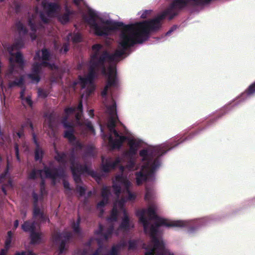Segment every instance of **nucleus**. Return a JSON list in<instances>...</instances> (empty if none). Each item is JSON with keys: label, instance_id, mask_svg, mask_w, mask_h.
Returning <instances> with one entry per match:
<instances>
[{"label": "nucleus", "instance_id": "31", "mask_svg": "<svg viewBox=\"0 0 255 255\" xmlns=\"http://www.w3.org/2000/svg\"><path fill=\"white\" fill-rule=\"evenodd\" d=\"M13 233L11 231H8L7 233V236L4 243L5 248H10V244L11 243Z\"/></svg>", "mask_w": 255, "mask_h": 255}, {"label": "nucleus", "instance_id": "36", "mask_svg": "<svg viewBox=\"0 0 255 255\" xmlns=\"http://www.w3.org/2000/svg\"><path fill=\"white\" fill-rule=\"evenodd\" d=\"M112 188L113 189L115 194L117 197H119L121 193V187L120 185L115 182V181L113 182Z\"/></svg>", "mask_w": 255, "mask_h": 255}, {"label": "nucleus", "instance_id": "46", "mask_svg": "<svg viewBox=\"0 0 255 255\" xmlns=\"http://www.w3.org/2000/svg\"><path fill=\"white\" fill-rule=\"evenodd\" d=\"M137 150V148L129 147V149L128 151H127L126 153V155L131 157L132 156L136 154Z\"/></svg>", "mask_w": 255, "mask_h": 255}, {"label": "nucleus", "instance_id": "29", "mask_svg": "<svg viewBox=\"0 0 255 255\" xmlns=\"http://www.w3.org/2000/svg\"><path fill=\"white\" fill-rule=\"evenodd\" d=\"M69 143L73 146L71 148H75V152L78 150H82L83 148V144L79 140H72V141H69Z\"/></svg>", "mask_w": 255, "mask_h": 255}, {"label": "nucleus", "instance_id": "43", "mask_svg": "<svg viewBox=\"0 0 255 255\" xmlns=\"http://www.w3.org/2000/svg\"><path fill=\"white\" fill-rule=\"evenodd\" d=\"M49 60H42V62L39 63L41 67H49L51 69H52L55 65L54 64H51L48 61Z\"/></svg>", "mask_w": 255, "mask_h": 255}, {"label": "nucleus", "instance_id": "61", "mask_svg": "<svg viewBox=\"0 0 255 255\" xmlns=\"http://www.w3.org/2000/svg\"><path fill=\"white\" fill-rule=\"evenodd\" d=\"M82 37L80 34H75L73 37V40L74 42H79L81 41Z\"/></svg>", "mask_w": 255, "mask_h": 255}, {"label": "nucleus", "instance_id": "15", "mask_svg": "<svg viewBox=\"0 0 255 255\" xmlns=\"http://www.w3.org/2000/svg\"><path fill=\"white\" fill-rule=\"evenodd\" d=\"M21 229L24 232L31 233L36 230L35 222L30 220L24 221L23 224L21 225Z\"/></svg>", "mask_w": 255, "mask_h": 255}, {"label": "nucleus", "instance_id": "57", "mask_svg": "<svg viewBox=\"0 0 255 255\" xmlns=\"http://www.w3.org/2000/svg\"><path fill=\"white\" fill-rule=\"evenodd\" d=\"M115 246L119 250H120L121 249L125 248L127 246V243L125 241L122 240L119 243Z\"/></svg>", "mask_w": 255, "mask_h": 255}, {"label": "nucleus", "instance_id": "34", "mask_svg": "<svg viewBox=\"0 0 255 255\" xmlns=\"http://www.w3.org/2000/svg\"><path fill=\"white\" fill-rule=\"evenodd\" d=\"M126 191L127 193L128 194V196L127 197L126 200H125V198H123L121 199V201H123V202H126V201H133L134 200L136 196L133 193L130 192L129 190V188H126Z\"/></svg>", "mask_w": 255, "mask_h": 255}, {"label": "nucleus", "instance_id": "56", "mask_svg": "<svg viewBox=\"0 0 255 255\" xmlns=\"http://www.w3.org/2000/svg\"><path fill=\"white\" fill-rule=\"evenodd\" d=\"M32 196L33 200V206H36L38 205V195L37 193L33 191L32 193Z\"/></svg>", "mask_w": 255, "mask_h": 255}, {"label": "nucleus", "instance_id": "3", "mask_svg": "<svg viewBox=\"0 0 255 255\" xmlns=\"http://www.w3.org/2000/svg\"><path fill=\"white\" fill-rule=\"evenodd\" d=\"M156 207L153 206H150L147 210V213L150 220H156L154 224H150L149 221L145 216V210L142 209L136 212V216L139 217V221L143 227V230L145 234H149V236L152 235V228L156 231V236H157L158 228L161 226L167 227H183L186 226V222L183 221H170L158 217L156 213Z\"/></svg>", "mask_w": 255, "mask_h": 255}, {"label": "nucleus", "instance_id": "12", "mask_svg": "<svg viewBox=\"0 0 255 255\" xmlns=\"http://www.w3.org/2000/svg\"><path fill=\"white\" fill-rule=\"evenodd\" d=\"M24 41L21 38H17L12 45L7 47V51L11 56H13L14 53H13V51L20 49L24 46Z\"/></svg>", "mask_w": 255, "mask_h": 255}, {"label": "nucleus", "instance_id": "45", "mask_svg": "<svg viewBox=\"0 0 255 255\" xmlns=\"http://www.w3.org/2000/svg\"><path fill=\"white\" fill-rule=\"evenodd\" d=\"M48 94L49 92L45 90H43L41 88L38 89V95L40 97L45 98L48 96Z\"/></svg>", "mask_w": 255, "mask_h": 255}, {"label": "nucleus", "instance_id": "20", "mask_svg": "<svg viewBox=\"0 0 255 255\" xmlns=\"http://www.w3.org/2000/svg\"><path fill=\"white\" fill-rule=\"evenodd\" d=\"M46 121L47 123L48 128L53 130L56 123L55 115L54 113H50L49 115H46Z\"/></svg>", "mask_w": 255, "mask_h": 255}, {"label": "nucleus", "instance_id": "7", "mask_svg": "<svg viewBox=\"0 0 255 255\" xmlns=\"http://www.w3.org/2000/svg\"><path fill=\"white\" fill-rule=\"evenodd\" d=\"M152 235L150 236L153 246L149 251L146 252L144 255H163L164 252V243L160 241L156 236V231L152 228Z\"/></svg>", "mask_w": 255, "mask_h": 255}, {"label": "nucleus", "instance_id": "58", "mask_svg": "<svg viewBox=\"0 0 255 255\" xmlns=\"http://www.w3.org/2000/svg\"><path fill=\"white\" fill-rule=\"evenodd\" d=\"M31 135L32 136V140H33L34 143L35 144L36 147H40L39 142L38 141V140L37 139L36 135L34 133L33 130L32 131V132H31Z\"/></svg>", "mask_w": 255, "mask_h": 255}, {"label": "nucleus", "instance_id": "37", "mask_svg": "<svg viewBox=\"0 0 255 255\" xmlns=\"http://www.w3.org/2000/svg\"><path fill=\"white\" fill-rule=\"evenodd\" d=\"M118 211L116 207H114L112 210L110 217L108 218L109 220L112 221H116L118 219Z\"/></svg>", "mask_w": 255, "mask_h": 255}, {"label": "nucleus", "instance_id": "11", "mask_svg": "<svg viewBox=\"0 0 255 255\" xmlns=\"http://www.w3.org/2000/svg\"><path fill=\"white\" fill-rule=\"evenodd\" d=\"M121 162V159L119 157H116L115 161L113 162L107 160L105 163L102 164V170L105 173H108L111 169H115Z\"/></svg>", "mask_w": 255, "mask_h": 255}, {"label": "nucleus", "instance_id": "17", "mask_svg": "<svg viewBox=\"0 0 255 255\" xmlns=\"http://www.w3.org/2000/svg\"><path fill=\"white\" fill-rule=\"evenodd\" d=\"M115 181L124 185L125 188H129L130 186V182L128 179L127 177L123 175L122 173L116 176Z\"/></svg>", "mask_w": 255, "mask_h": 255}, {"label": "nucleus", "instance_id": "63", "mask_svg": "<svg viewBox=\"0 0 255 255\" xmlns=\"http://www.w3.org/2000/svg\"><path fill=\"white\" fill-rule=\"evenodd\" d=\"M25 90H26L25 87V86H22V87H21V91L20 92V99L21 100H24V99L25 98V97H24V94H25Z\"/></svg>", "mask_w": 255, "mask_h": 255}, {"label": "nucleus", "instance_id": "33", "mask_svg": "<svg viewBox=\"0 0 255 255\" xmlns=\"http://www.w3.org/2000/svg\"><path fill=\"white\" fill-rule=\"evenodd\" d=\"M70 16V15L64 13L63 14L59 15L58 19L62 24H64L69 21Z\"/></svg>", "mask_w": 255, "mask_h": 255}, {"label": "nucleus", "instance_id": "18", "mask_svg": "<svg viewBox=\"0 0 255 255\" xmlns=\"http://www.w3.org/2000/svg\"><path fill=\"white\" fill-rule=\"evenodd\" d=\"M119 228L124 231H128L129 230V219L126 211H124V217L122 219Z\"/></svg>", "mask_w": 255, "mask_h": 255}, {"label": "nucleus", "instance_id": "41", "mask_svg": "<svg viewBox=\"0 0 255 255\" xmlns=\"http://www.w3.org/2000/svg\"><path fill=\"white\" fill-rule=\"evenodd\" d=\"M9 168V162L7 160L6 167L4 171L0 175V183H1L5 178L6 175L8 173Z\"/></svg>", "mask_w": 255, "mask_h": 255}, {"label": "nucleus", "instance_id": "54", "mask_svg": "<svg viewBox=\"0 0 255 255\" xmlns=\"http://www.w3.org/2000/svg\"><path fill=\"white\" fill-rule=\"evenodd\" d=\"M83 125H85L90 131L95 133V129L90 121H87Z\"/></svg>", "mask_w": 255, "mask_h": 255}, {"label": "nucleus", "instance_id": "48", "mask_svg": "<svg viewBox=\"0 0 255 255\" xmlns=\"http://www.w3.org/2000/svg\"><path fill=\"white\" fill-rule=\"evenodd\" d=\"M42 213H43V212L40 211L38 205L36 206H33V216L34 218L38 217Z\"/></svg>", "mask_w": 255, "mask_h": 255}, {"label": "nucleus", "instance_id": "13", "mask_svg": "<svg viewBox=\"0 0 255 255\" xmlns=\"http://www.w3.org/2000/svg\"><path fill=\"white\" fill-rule=\"evenodd\" d=\"M127 137L125 136H121L120 138L118 139H114L111 135L109 138L110 144L113 148H120L122 146L123 142L126 140Z\"/></svg>", "mask_w": 255, "mask_h": 255}, {"label": "nucleus", "instance_id": "28", "mask_svg": "<svg viewBox=\"0 0 255 255\" xmlns=\"http://www.w3.org/2000/svg\"><path fill=\"white\" fill-rule=\"evenodd\" d=\"M51 58V54L49 50L46 48H43L41 50V56L39 57V59L45 60H50Z\"/></svg>", "mask_w": 255, "mask_h": 255}, {"label": "nucleus", "instance_id": "42", "mask_svg": "<svg viewBox=\"0 0 255 255\" xmlns=\"http://www.w3.org/2000/svg\"><path fill=\"white\" fill-rule=\"evenodd\" d=\"M21 126H22L24 128L29 127L30 128L31 131H33L34 129L33 125L32 124V123L29 119H27L25 122H24L23 123H22Z\"/></svg>", "mask_w": 255, "mask_h": 255}, {"label": "nucleus", "instance_id": "22", "mask_svg": "<svg viewBox=\"0 0 255 255\" xmlns=\"http://www.w3.org/2000/svg\"><path fill=\"white\" fill-rule=\"evenodd\" d=\"M111 194V187L110 186H105L102 187L101 195L103 199L109 200Z\"/></svg>", "mask_w": 255, "mask_h": 255}, {"label": "nucleus", "instance_id": "5", "mask_svg": "<svg viewBox=\"0 0 255 255\" xmlns=\"http://www.w3.org/2000/svg\"><path fill=\"white\" fill-rule=\"evenodd\" d=\"M44 172L45 177L52 179L53 184H55V180L57 177H63L64 176V170L61 168H50L49 167L44 165L43 169H33L28 173V179L29 180H35L39 176L41 178L42 176L41 173Z\"/></svg>", "mask_w": 255, "mask_h": 255}, {"label": "nucleus", "instance_id": "53", "mask_svg": "<svg viewBox=\"0 0 255 255\" xmlns=\"http://www.w3.org/2000/svg\"><path fill=\"white\" fill-rule=\"evenodd\" d=\"M28 25L30 26V29L34 32L36 31V26L34 22L31 18H29L28 20Z\"/></svg>", "mask_w": 255, "mask_h": 255}, {"label": "nucleus", "instance_id": "21", "mask_svg": "<svg viewBox=\"0 0 255 255\" xmlns=\"http://www.w3.org/2000/svg\"><path fill=\"white\" fill-rule=\"evenodd\" d=\"M13 56L15 57V61L18 64V67L21 69H23L25 63L23 56L21 53L18 51L16 53H14V55Z\"/></svg>", "mask_w": 255, "mask_h": 255}, {"label": "nucleus", "instance_id": "23", "mask_svg": "<svg viewBox=\"0 0 255 255\" xmlns=\"http://www.w3.org/2000/svg\"><path fill=\"white\" fill-rule=\"evenodd\" d=\"M44 155V151L40 147H35L34 150V159L41 162Z\"/></svg>", "mask_w": 255, "mask_h": 255}, {"label": "nucleus", "instance_id": "26", "mask_svg": "<svg viewBox=\"0 0 255 255\" xmlns=\"http://www.w3.org/2000/svg\"><path fill=\"white\" fill-rule=\"evenodd\" d=\"M107 110L110 117H116L117 119H118V115L117 113V106L115 101H114V103L112 105L107 107Z\"/></svg>", "mask_w": 255, "mask_h": 255}, {"label": "nucleus", "instance_id": "49", "mask_svg": "<svg viewBox=\"0 0 255 255\" xmlns=\"http://www.w3.org/2000/svg\"><path fill=\"white\" fill-rule=\"evenodd\" d=\"M128 145L129 147H132L136 148H138L139 145V143L135 139H131L128 141Z\"/></svg>", "mask_w": 255, "mask_h": 255}, {"label": "nucleus", "instance_id": "30", "mask_svg": "<svg viewBox=\"0 0 255 255\" xmlns=\"http://www.w3.org/2000/svg\"><path fill=\"white\" fill-rule=\"evenodd\" d=\"M138 247V241L137 240H129L128 241V250L134 251L137 249Z\"/></svg>", "mask_w": 255, "mask_h": 255}, {"label": "nucleus", "instance_id": "6", "mask_svg": "<svg viewBox=\"0 0 255 255\" xmlns=\"http://www.w3.org/2000/svg\"><path fill=\"white\" fill-rule=\"evenodd\" d=\"M118 85V79L117 77V73L116 67L115 66H110L108 70V77L106 81V84L101 92V96L105 98L108 95V91L111 87H116Z\"/></svg>", "mask_w": 255, "mask_h": 255}, {"label": "nucleus", "instance_id": "60", "mask_svg": "<svg viewBox=\"0 0 255 255\" xmlns=\"http://www.w3.org/2000/svg\"><path fill=\"white\" fill-rule=\"evenodd\" d=\"M14 255H35V254H33L31 251H22L21 252H17L15 253Z\"/></svg>", "mask_w": 255, "mask_h": 255}, {"label": "nucleus", "instance_id": "52", "mask_svg": "<svg viewBox=\"0 0 255 255\" xmlns=\"http://www.w3.org/2000/svg\"><path fill=\"white\" fill-rule=\"evenodd\" d=\"M77 191L79 193L80 196H83L85 194L86 189L81 186H76Z\"/></svg>", "mask_w": 255, "mask_h": 255}, {"label": "nucleus", "instance_id": "39", "mask_svg": "<svg viewBox=\"0 0 255 255\" xmlns=\"http://www.w3.org/2000/svg\"><path fill=\"white\" fill-rule=\"evenodd\" d=\"M27 76L32 81H35L36 83H38L40 80L39 74L32 72V73L28 74Z\"/></svg>", "mask_w": 255, "mask_h": 255}, {"label": "nucleus", "instance_id": "25", "mask_svg": "<svg viewBox=\"0 0 255 255\" xmlns=\"http://www.w3.org/2000/svg\"><path fill=\"white\" fill-rule=\"evenodd\" d=\"M117 121L120 122L119 119H117L116 117L111 116L110 117L107 124V127L109 130L115 128Z\"/></svg>", "mask_w": 255, "mask_h": 255}, {"label": "nucleus", "instance_id": "8", "mask_svg": "<svg viewBox=\"0 0 255 255\" xmlns=\"http://www.w3.org/2000/svg\"><path fill=\"white\" fill-rule=\"evenodd\" d=\"M62 124L65 128H68V130L65 131L64 137L68 139L69 141L75 140L76 137L74 134L75 126L73 123L68 121Z\"/></svg>", "mask_w": 255, "mask_h": 255}, {"label": "nucleus", "instance_id": "4", "mask_svg": "<svg viewBox=\"0 0 255 255\" xmlns=\"http://www.w3.org/2000/svg\"><path fill=\"white\" fill-rule=\"evenodd\" d=\"M76 154L75 148H71L69 161L71 164L70 169L75 183H81L82 182L81 176L84 173H86L92 177H99L98 173L91 170L87 164L82 165L79 162L76 161Z\"/></svg>", "mask_w": 255, "mask_h": 255}, {"label": "nucleus", "instance_id": "35", "mask_svg": "<svg viewBox=\"0 0 255 255\" xmlns=\"http://www.w3.org/2000/svg\"><path fill=\"white\" fill-rule=\"evenodd\" d=\"M153 196V190L152 189L146 187L145 188V194L144 196V199L145 201L150 202Z\"/></svg>", "mask_w": 255, "mask_h": 255}, {"label": "nucleus", "instance_id": "9", "mask_svg": "<svg viewBox=\"0 0 255 255\" xmlns=\"http://www.w3.org/2000/svg\"><path fill=\"white\" fill-rule=\"evenodd\" d=\"M42 5L49 15L57 12L61 9L60 5L56 2H43Z\"/></svg>", "mask_w": 255, "mask_h": 255}, {"label": "nucleus", "instance_id": "55", "mask_svg": "<svg viewBox=\"0 0 255 255\" xmlns=\"http://www.w3.org/2000/svg\"><path fill=\"white\" fill-rule=\"evenodd\" d=\"M76 111L75 107H68L66 108L64 110V113L66 115L70 116Z\"/></svg>", "mask_w": 255, "mask_h": 255}, {"label": "nucleus", "instance_id": "47", "mask_svg": "<svg viewBox=\"0 0 255 255\" xmlns=\"http://www.w3.org/2000/svg\"><path fill=\"white\" fill-rule=\"evenodd\" d=\"M97 242H98L99 247L98 249H97L94 252V253L92 255H99V254L101 251V250L103 248V243H102V241H101V240L100 239H97Z\"/></svg>", "mask_w": 255, "mask_h": 255}, {"label": "nucleus", "instance_id": "59", "mask_svg": "<svg viewBox=\"0 0 255 255\" xmlns=\"http://www.w3.org/2000/svg\"><path fill=\"white\" fill-rule=\"evenodd\" d=\"M14 147V150H15V156L16 157V159L18 161L20 162V158L19 153V148H18V144L15 143Z\"/></svg>", "mask_w": 255, "mask_h": 255}, {"label": "nucleus", "instance_id": "38", "mask_svg": "<svg viewBox=\"0 0 255 255\" xmlns=\"http://www.w3.org/2000/svg\"><path fill=\"white\" fill-rule=\"evenodd\" d=\"M39 185L40 194L42 196L45 193H46L45 187V181L42 176H41V181Z\"/></svg>", "mask_w": 255, "mask_h": 255}, {"label": "nucleus", "instance_id": "27", "mask_svg": "<svg viewBox=\"0 0 255 255\" xmlns=\"http://www.w3.org/2000/svg\"><path fill=\"white\" fill-rule=\"evenodd\" d=\"M15 26L20 34L22 33L23 35H25L27 33L28 30L27 28L21 21H17L15 23Z\"/></svg>", "mask_w": 255, "mask_h": 255}, {"label": "nucleus", "instance_id": "2", "mask_svg": "<svg viewBox=\"0 0 255 255\" xmlns=\"http://www.w3.org/2000/svg\"><path fill=\"white\" fill-rule=\"evenodd\" d=\"M199 131H196L191 133L186 137L183 136L177 140L164 145L154 146L148 150L145 149L141 150L139 154L142 157V161H146V163L141 167L139 171L135 173L137 185H140L150 178L154 176L155 170L160 166L158 157L184 141L191 139Z\"/></svg>", "mask_w": 255, "mask_h": 255}, {"label": "nucleus", "instance_id": "14", "mask_svg": "<svg viewBox=\"0 0 255 255\" xmlns=\"http://www.w3.org/2000/svg\"><path fill=\"white\" fill-rule=\"evenodd\" d=\"M72 237V234L69 232H65L62 233V238L64 240H62L59 246V254H62L66 250L65 245L67 242H69Z\"/></svg>", "mask_w": 255, "mask_h": 255}, {"label": "nucleus", "instance_id": "64", "mask_svg": "<svg viewBox=\"0 0 255 255\" xmlns=\"http://www.w3.org/2000/svg\"><path fill=\"white\" fill-rule=\"evenodd\" d=\"M65 12L64 13L69 14L70 15H71L74 13V11L73 10H71L69 8V7L66 5L65 7Z\"/></svg>", "mask_w": 255, "mask_h": 255}, {"label": "nucleus", "instance_id": "19", "mask_svg": "<svg viewBox=\"0 0 255 255\" xmlns=\"http://www.w3.org/2000/svg\"><path fill=\"white\" fill-rule=\"evenodd\" d=\"M30 243L32 245L39 244L41 241V233L35 231L30 233Z\"/></svg>", "mask_w": 255, "mask_h": 255}, {"label": "nucleus", "instance_id": "32", "mask_svg": "<svg viewBox=\"0 0 255 255\" xmlns=\"http://www.w3.org/2000/svg\"><path fill=\"white\" fill-rule=\"evenodd\" d=\"M80 84L82 88H84L88 83H92L91 80L88 79V77H83L82 76L78 77Z\"/></svg>", "mask_w": 255, "mask_h": 255}, {"label": "nucleus", "instance_id": "24", "mask_svg": "<svg viewBox=\"0 0 255 255\" xmlns=\"http://www.w3.org/2000/svg\"><path fill=\"white\" fill-rule=\"evenodd\" d=\"M24 80L23 76H21L19 79L10 82L8 84V87L11 88L14 86L22 87L24 86Z\"/></svg>", "mask_w": 255, "mask_h": 255}, {"label": "nucleus", "instance_id": "16", "mask_svg": "<svg viewBox=\"0 0 255 255\" xmlns=\"http://www.w3.org/2000/svg\"><path fill=\"white\" fill-rule=\"evenodd\" d=\"M56 155L54 159L59 163L65 165L67 162V154L64 152H59L57 150L55 151Z\"/></svg>", "mask_w": 255, "mask_h": 255}, {"label": "nucleus", "instance_id": "62", "mask_svg": "<svg viewBox=\"0 0 255 255\" xmlns=\"http://www.w3.org/2000/svg\"><path fill=\"white\" fill-rule=\"evenodd\" d=\"M69 50V45L67 43H64L63 44V46L60 50L61 52H63L64 53H66Z\"/></svg>", "mask_w": 255, "mask_h": 255}, {"label": "nucleus", "instance_id": "50", "mask_svg": "<svg viewBox=\"0 0 255 255\" xmlns=\"http://www.w3.org/2000/svg\"><path fill=\"white\" fill-rule=\"evenodd\" d=\"M109 200H106L105 199H103L101 201H100L97 204V208L98 209H103L109 202Z\"/></svg>", "mask_w": 255, "mask_h": 255}, {"label": "nucleus", "instance_id": "40", "mask_svg": "<svg viewBox=\"0 0 255 255\" xmlns=\"http://www.w3.org/2000/svg\"><path fill=\"white\" fill-rule=\"evenodd\" d=\"M41 67L38 62H34L32 65V72L40 74Z\"/></svg>", "mask_w": 255, "mask_h": 255}, {"label": "nucleus", "instance_id": "51", "mask_svg": "<svg viewBox=\"0 0 255 255\" xmlns=\"http://www.w3.org/2000/svg\"><path fill=\"white\" fill-rule=\"evenodd\" d=\"M71 226L75 233L79 234L80 233V225H78V223H75V222L73 221Z\"/></svg>", "mask_w": 255, "mask_h": 255}, {"label": "nucleus", "instance_id": "1", "mask_svg": "<svg viewBox=\"0 0 255 255\" xmlns=\"http://www.w3.org/2000/svg\"><path fill=\"white\" fill-rule=\"evenodd\" d=\"M184 9H189L186 0H173L169 7L161 14L154 18L135 24L126 25L122 22H112L109 20L104 23L106 25H100L96 22L97 15L96 12L90 9L88 11L89 18L87 22L94 30L95 35L99 36H108L111 31L121 30L120 35V41L117 49L113 53H110L104 50L103 45L99 43L92 45L93 54L91 56L88 79L93 82L100 70L102 74L108 76L105 63L107 61L113 62L117 60L125 53L126 50L136 43H142L149 37L150 33L156 31L161 27V21L168 16L169 20L172 19L178 14V11Z\"/></svg>", "mask_w": 255, "mask_h": 255}, {"label": "nucleus", "instance_id": "10", "mask_svg": "<svg viewBox=\"0 0 255 255\" xmlns=\"http://www.w3.org/2000/svg\"><path fill=\"white\" fill-rule=\"evenodd\" d=\"M114 230V227L112 225L107 229L106 232L104 233V226L100 224L99 226V230L96 231L95 233L102 237L105 241H107L113 234Z\"/></svg>", "mask_w": 255, "mask_h": 255}, {"label": "nucleus", "instance_id": "44", "mask_svg": "<svg viewBox=\"0 0 255 255\" xmlns=\"http://www.w3.org/2000/svg\"><path fill=\"white\" fill-rule=\"evenodd\" d=\"M54 242L56 244L59 242L62 238V233L60 232L55 233L52 236Z\"/></svg>", "mask_w": 255, "mask_h": 255}]
</instances>
